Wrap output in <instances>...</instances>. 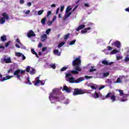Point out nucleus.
<instances>
[{
  "label": "nucleus",
  "mask_w": 129,
  "mask_h": 129,
  "mask_svg": "<svg viewBox=\"0 0 129 129\" xmlns=\"http://www.w3.org/2000/svg\"><path fill=\"white\" fill-rule=\"evenodd\" d=\"M72 77L71 74L69 73L66 75V81L70 82V83H72V84L80 83L85 80V78H83V77L79 78L78 79H77V80H75L74 77H71L69 78V77Z\"/></svg>",
  "instance_id": "nucleus-1"
},
{
  "label": "nucleus",
  "mask_w": 129,
  "mask_h": 129,
  "mask_svg": "<svg viewBox=\"0 0 129 129\" xmlns=\"http://www.w3.org/2000/svg\"><path fill=\"white\" fill-rule=\"evenodd\" d=\"M49 100L53 99V100H55L56 102L61 101L60 96L58 95V91L55 89L52 90V93L49 94Z\"/></svg>",
  "instance_id": "nucleus-2"
},
{
  "label": "nucleus",
  "mask_w": 129,
  "mask_h": 129,
  "mask_svg": "<svg viewBox=\"0 0 129 129\" xmlns=\"http://www.w3.org/2000/svg\"><path fill=\"white\" fill-rule=\"evenodd\" d=\"M99 97L100 98L101 100H105V98H108L110 97V100H112V102H114V101H116L115 99V96H114V94L112 93V92L108 93V94L106 95V96H103L102 94H99Z\"/></svg>",
  "instance_id": "nucleus-3"
},
{
  "label": "nucleus",
  "mask_w": 129,
  "mask_h": 129,
  "mask_svg": "<svg viewBox=\"0 0 129 129\" xmlns=\"http://www.w3.org/2000/svg\"><path fill=\"white\" fill-rule=\"evenodd\" d=\"M26 71L25 70H21L20 69H18L17 70L15 71V72H14V76H15V77L17 78L18 80H19L20 81H22L21 80V76L20 75V74L22 75H25V73H26Z\"/></svg>",
  "instance_id": "nucleus-4"
},
{
  "label": "nucleus",
  "mask_w": 129,
  "mask_h": 129,
  "mask_svg": "<svg viewBox=\"0 0 129 129\" xmlns=\"http://www.w3.org/2000/svg\"><path fill=\"white\" fill-rule=\"evenodd\" d=\"M86 93H87L86 90H82L79 88H76L74 89V91L73 92V95L74 96H77V95H80L81 94H84Z\"/></svg>",
  "instance_id": "nucleus-5"
},
{
  "label": "nucleus",
  "mask_w": 129,
  "mask_h": 129,
  "mask_svg": "<svg viewBox=\"0 0 129 129\" xmlns=\"http://www.w3.org/2000/svg\"><path fill=\"white\" fill-rule=\"evenodd\" d=\"M81 64V56H78L77 58L73 61V66L75 67L76 66H80Z\"/></svg>",
  "instance_id": "nucleus-6"
},
{
  "label": "nucleus",
  "mask_w": 129,
  "mask_h": 129,
  "mask_svg": "<svg viewBox=\"0 0 129 129\" xmlns=\"http://www.w3.org/2000/svg\"><path fill=\"white\" fill-rule=\"evenodd\" d=\"M39 77H37V78H36V81H35V83H34V85L37 86L38 84H41V86H44V85L45 84L44 82L43 81L39 80Z\"/></svg>",
  "instance_id": "nucleus-7"
},
{
  "label": "nucleus",
  "mask_w": 129,
  "mask_h": 129,
  "mask_svg": "<svg viewBox=\"0 0 129 129\" xmlns=\"http://www.w3.org/2000/svg\"><path fill=\"white\" fill-rule=\"evenodd\" d=\"M5 62L7 64L10 63L12 62V60L10 57H8L7 58H4V59L1 60V63L3 64H5Z\"/></svg>",
  "instance_id": "nucleus-8"
},
{
  "label": "nucleus",
  "mask_w": 129,
  "mask_h": 129,
  "mask_svg": "<svg viewBox=\"0 0 129 129\" xmlns=\"http://www.w3.org/2000/svg\"><path fill=\"white\" fill-rule=\"evenodd\" d=\"M112 45H114L116 48H120L121 47V43L119 41H116L113 43H111Z\"/></svg>",
  "instance_id": "nucleus-9"
},
{
  "label": "nucleus",
  "mask_w": 129,
  "mask_h": 129,
  "mask_svg": "<svg viewBox=\"0 0 129 129\" xmlns=\"http://www.w3.org/2000/svg\"><path fill=\"white\" fill-rule=\"evenodd\" d=\"M36 35L34 34V32L32 31V30H30L29 32L27 33V37L29 38L33 37H35Z\"/></svg>",
  "instance_id": "nucleus-10"
},
{
  "label": "nucleus",
  "mask_w": 129,
  "mask_h": 129,
  "mask_svg": "<svg viewBox=\"0 0 129 129\" xmlns=\"http://www.w3.org/2000/svg\"><path fill=\"white\" fill-rule=\"evenodd\" d=\"M12 76H7L3 78V79H0V82L5 81L6 80L12 79Z\"/></svg>",
  "instance_id": "nucleus-11"
},
{
  "label": "nucleus",
  "mask_w": 129,
  "mask_h": 129,
  "mask_svg": "<svg viewBox=\"0 0 129 129\" xmlns=\"http://www.w3.org/2000/svg\"><path fill=\"white\" fill-rule=\"evenodd\" d=\"M112 63V62H107V60H104L102 61V64H104L105 66H111Z\"/></svg>",
  "instance_id": "nucleus-12"
},
{
  "label": "nucleus",
  "mask_w": 129,
  "mask_h": 129,
  "mask_svg": "<svg viewBox=\"0 0 129 129\" xmlns=\"http://www.w3.org/2000/svg\"><path fill=\"white\" fill-rule=\"evenodd\" d=\"M2 16L3 17V18H1V19H5L6 20H9V16L8 14L6 13H4L2 14Z\"/></svg>",
  "instance_id": "nucleus-13"
},
{
  "label": "nucleus",
  "mask_w": 129,
  "mask_h": 129,
  "mask_svg": "<svg viewBox=\"0 0 129 129\" xmlns=\"http://www.w3.org/2000/svg\"><path fill=\"white\" fill-rule=\"evenodd\" d=\"M91 30L90 27H88V28H84V29L81 30V34H85L87 32H88V30Z\"/></svg>",
  "instance_id": "nucleus-14"
},
{
  "label": "nucleus",
  "mask_w": 129,
  "mask_h": 129,
  "mask_svg": "<svg viewBox=\"0 0 129 129\" xmlns=\"http://www.w3.org/2000/svg\"><path fill=\"white\" fill-rule=\"evenodd\" d=\"M63 91H66V92L70 93L71 90L67 86H63Z\"/></svg>",
  "instance_id": "nucleus-15"
},
{
  "label": "nucleus",
  "mask_w": 129,
  "mask_h": 129,
  "mask_svg": "<svg viewBox=\"0 0 129 129\" xmlns=\"http://www.w3.org/2000/svg\"><path fill=\"white\" fill-rule=\"evenodd\" d=\"M72 13L71 12H66V15L64 16V18L63 19V20H66V19L70 17V16H71Z\"/></svg>",
  "instance_id": "nucleus-16"
},
{
  "label": "nucleus",
  "mask_w": 129,
  "mask_h": 129,
  "mask_svg": "<svg viewBox=\"0 0 129 129\" xmlns=\"http://www.w3.org/2000/svg\"><path fill=\"white\" fill-rule=\"evenodd\" d=\"M47 38V35L46 34H44L41 35V42H45Z\"/></svg>",
  "instance_id": "nucleus-17"
},
{
  "label": "nucleus",
  "mask_w": 129,
  "mask_h": 129,
  "mask_svg": "<svg viewBox=\"0 0 129 129\" xmlns=\"http://www.w3.org/2000/svg\"><path fill=\"white\" fill-rule=\"evenodd\" d=\"M85 25H81L79 26V27L77 28L76 31H79L83 29L84 28H85Z\"/></svg>",
  "instance_id": "nucleus-18"
},
{
  "label": "nucleus",
  "mask_w": 129,
  "mask_h": 129,
  "mask_svg": "<svg viewBox=\"0 0 129 129\" xmlns=\"http://www.w3.org/2000/svg\"><path fill=\"white\" fill-rule=\"evenodd\" d=\"M0 40L2 42H5L6 41H7V36L5 35H4L2 36H1Z\"/></svg>",
  "instance_id": "nucleus-19"
},
{
  "label": "nucleus",
  "mask_w": 129,
  "mask_h": 129,
  "mask_svg": "<svg viewBox=\"0 0 129 129\" xmlns=\"http://www.w3.org/2000/svg\"><path fill=\"white\" fill-rule=\"evenodd\" d=\"M53 53H54L56 55H57L58 56H60V52H59L58 49H54L53 50Z\"/></svg>",
  "instance_id": "nucleus-20"
},
{
  "label": "nucleus",
  "mask_w": 129,
  "mask_h": 129,
  "mask_svg": "<svg viewBox=\"0 0 129 129\" xmlns=\"http://www.w3.org/2000/svg\"><path fill=\"white\" fill-rule=\"evenodd\" d=\"M78 72H79V71H76V70H73V71H70V73L73 75H77V74H79V73Z\"/></svg>",
  "instance_id": "nucleus-21"
},
{
  "label": "nucleus",
  "mask_w": 129,
  "mask_h": 129,
  "mask_svg": "<svg viewBox=\"0 0 129 129\" xmlns=\"http://www.w3.org/2000/svg\"><path fill=\"white\" fill-rule=\"evenodd\" d=\"M26 81H27L25 82V83H26V84H29L30 85H32V83L31 82V81L30 80V78L28 77V78H26Z\"/></svg>",
  "instance_id": "nucleus-22"
},
{
  "label": "nucleus",
  "mask_w": 129,
  "mask_h": 129,
  "mask_svg": "<svg viewBox=\"0 0 129 129\" xmlns=\"http://www.w3.org/2000/svg\"><path fill=\"white\" fill-rule=\"evenodd\" d=\"M93 97L95 99H97L99 97V94L97 93V92H95V93H94V95H93Z\"/></svg>",
  "instance_id": "nucleus-23"
},
{
  "label": "nucleus",
  "mask_w": 129,
  "mask_h": 129,
  "mask_svg": "<svg viewBox=\"0 0 129 129\" xmlns=\"http://www.w3.org/2000/svg\"><path fill=\"white\" fill-rule=\"evenodd\" d=\"M76 67L75 68V70L78 71V72H81V68L79 67V66H76Z\"/></svg>",
  "instance_id": "nucleus-24"
},
{
  "label": "nucleus",
  "mask_w": 129,
  "mask_h": 129,
  "mask_svg": "<svg viewBox=\"0 0 129 129\" xmlns=\"http://www.w3.org/2000/svg\"><path fill=\"white\" fill-rule=\"evenodd\" d=\"M46 18L45 17L43 19H42L41 21V23L42 25H45L46 24Z\"/></svg>",
  "instance_id": "nucleus-25"
},
{
  "label": "nucleus",
  "mask_w": 129,
  "mask_h": 129,
  "mask_svg": "<svg viewBox=\"0 0 129 129\" xmlns=\"http://www.w3.org/2000/svg\"><path fill=\"white\" fill-rule=\"evenodd\" d=\"M24 55L22 53L20 52H16L15 56L17 57H21L22 56Z\"/></svg>",
  "instance_id": "nucleus-26"
},
{
  "label": "nucleus",
  "mask_w": 129,
  "mask_h": 129,
  "mask_svg": "<svg viewBox=\"0 0 129 129\" xmlns=\"http://www.w3.org/2000/svg\"><path fill=\"white\" fill-rule=\"evenodd\" d=\"M5 20L6 19L4 18H1V17H0V24H4L5 23Z\"/></svg>",
  "instance_id": "nucleus-27"
},
{
  "label": "nucleus",
  "mask_w": 129,
  "mask_h": 129,
  "mask_svg": "<svg viewBox=\"0 0 129 129\" xmlns=\"http://www.w3.org/2000/svg\"><path fill=\"white\" fill-rule=\"evenodd\" d=\"M70 33H69L66 35H64V36L63 37V39L67 40L69 38V37H70Z\"/></svg>",
  "instance_id": "nucleus-28"
},
{
  "label": "nucleus",
  "mask_w": 129,
  "mask_h": 129,
  "mask_svg": "<svg viewBox=\"0 0 129 129\" xmlns=\"http://www.w3.org/2000/svg\"><path fill=\"white\" fill-rule=\"evenodd\" d=\"M118 52V50H117L116 49H114V50H112V51L110 52V54H116Z\"/></svg>",
  "instance_id": "nucleus-29"
},
{
  "label": "nucleus",
  "mask_w": 129,
  "mask_h": 129,
  "mask_svg": "<svg viewBox=\"0 0 129 129\" xmlns=\"http://www.w3.org/2000/svg\"><path fill=\"white\" fill-rule=\"evenodd\" d=\"M72 10V8L70 6H68L67 8L66 9V12L70 13V11Z\"/></svg>",
  "instance_id": "nucleus-30"
},
{
  "label": "nucleus",
  "mask_w": 129,
  "mask_h": 129,
  "mask_svg": "<svg viewBox=\"0 0 129 129\" xmlns=\"http://www.w3.org/2000/svg\"><path fill=\"white\" fill-rule=\"evenodd\" d=\"M43 10H40L39 11L37 12V15H38L39 16H41L42 14V13H43Z\"/></svg>",
  "instance_id": "nucleus-31"
},
{
  "label": "nucleus",
  "mask_w": 129,
  "mask_h": 129,
  "mask_svg": "<svg viewBox=\"0 0 129 129\" xmlns=\"http://www.w3.org/2000/svg\"><path fill=\"white\" fill-rule=\"evenodd\" d=\"M64 45V42H60V43H59V44H58V48H60L62 46H63Z\"/></svg>",
  "instance_id": "nucleus-32"
},
{
  "label": "nucleus",
  "mask_w": 129,
  "mask_h": 129,
  "mask_svg": "<svg viewBox=\"0 0 129 129\" xmlns=\"http://www.w3.org/2000/svg\"><path fill=\"white\" fill-rule=\"evenodd\" d=\"M68 68L66 67H63V68L60 69V72H64L66 71Z\"/></svg>",
  "instance_id": "nucleus-33"
},
{
  "label": "nucleus",
  "mask_w": 129,
  "mask_h": 129,
  "mask_svg": "<svg viewBox=\"0 0 129 129\" xmlns=\"http://www.w3.org/2000/svg\"><path fill=\"white\" fill-rule=\"evenodd\" d=\"M76 41V39H75V40H73V41H70V45H73L74 44H75Z\"/></svg>",
  "instance_id": "nucleus-34"
},
{
  "label": "nucleus",
  "mask_w": 129,
  "mask_h": 129,
  "mask_svg": "<svg viewBox=\"0 0 129 129\" xmlns=\"http://www.w3.org/2000/svg\"><path fill=\"white\" fill-rule=\"evenodd\" d=\"M122 81L120 79V78H118V79L116 80L115 83H121Z\"/></svg>",
  "instance_id": "nucleus-35"
},
{
  "label": "nucleus",
  "mask_w": 129,
  "mask_h": 129,
  "mask_svg": "<svg viewBox=\"0 0 129 129\" xmlns=\"http://www.w3.org/2000/svg\"><path fill=\"white\" fill-rule=\"evenodd\" d=\"M30 68H31L30 67H26V70H25V71H26V73H29L30 72Z\"/></svg>",
  "instance_id": "nucleus-36"
},
{
  "label": "nucleus",
  "mask_w": 129,
  "mask_h": 129,
  "mask_svg": "<svg viewBox=\"0 0 129 129\" xmlns=\"http://www.w3.org/2000/svg\"><path fill=\"white\" fill-rule=\"evenodd\" d=\"M106 83L111 84V83H112V82L111 81V79H107V81H106Z\"/></svg>",
  "instance_id": "nucleus-37"
},
{
  "label": "nucleus",
  "mask_w": 129,
  "mask_h": 129,
  "mask_svg": "<svg viewBox=\"0 0 129 129\" xmlns=\"http://www.w3.org/2000/svg\"><path fill=\"white\" fill-rule=\"evenodd\" d=\"M30 72V75H34L35 73L34 69H32V70L30 71V72Z\"/></svg>",
  "instance_id": "nucleus-38"
},
{
  "label": "nucleus",
  "mask_w": 129,
  "mask_h": 129,
  "mask_svg": "<svg viewBox=\"0 0 129 129\" xmlns=\"http://www.w3.org/2000/svg\"><path fill=\"white\" fill-rule=\"evenodd\" d=\"M109 75V72L103 74V77H107Z\"/></svg>",
  "instance_id": "nucleus-39"
},
{
  "label": "nucleus",
  "mask_w": 129,
  "mask_h": 129,
  "mask_svg": "<svg viewBox=\"0 0 129 129\" xmlns=\"http://www.w3.org/2000/svg\"><path fill=\"white\" fill-rule=\"evenodd\" d=\"M118 92H119L120 96L124 95L123 91L122 90H118Z\"/></svg>",
  "instance_id": "nucleus-40"
},
{
  "label": "nucleus",
  "mask_w": 129,
  "mask_h": 129,
  "mask_svg": "<svg viewBox=\"0 0 129 129\" xmlns=\"http://www.w3.org/2000/svg\"><path fill=\"white\" fill-rule=\"evenodd\" d=\"M10 43H11V41H8V42H7L6 43H5V47H9V46L10 44Z\"/></svg>",
  "instance_id": "nucleus-41"
},
{
  "label": "nucleus",
  "mask_w": 129,
  "mask_h": 129,
  "mask_svg": "<svg viewBox=\"0 0 129 129\" xmlns=\"http://www.w3.org/2000/svg\"><path fill=\"white\" fill-rule=\"evenodd\" d=\"M50 67L52 68V69H56V66H55L54 64H51Z\"/></svg>",
  "instance_id": "nucleus-42"
},
{
  "label": "nucleus",
  "mask_w": 129,
  "mask_h": 129,
  "mask_svg": "<svg viewBox=\"0 0 129 129\" xmlns=\"http://www.w3.org/2000/svg\"><path fill=\"white\" fill-rule=\"evenodd\" d=\"M13 70H12V68H11V69H10V70H8V74H9L10 73H13Z\"/></svg>",
  "instance_id": "nucleus-43"
},
{
  "label": "nucleus",
  "mask_w": 129,
  "mask_h": 129,
  "mask_svg": "<svg viewBox=\"0 0 129 129\" xmlns=\"http://www.w3.org/2000/svg\"><path fill=\"white\" fill-rule=\"evenodd\" d=\"M128 94H123V95H121V96H122L123 98H126L128 97Z\"/></svg>",
  "instance_id": "nucleus-44"
},
{
  "label": "nucleus",
  "mask_w": 129,
  "mask_h": 129,
  "mask_svg": "<svg viewBox=\"0 0 129 129\" xmlns=\"http://www.w3.org/2000/svg\"><path fill=\"white\" fill-rule=\"evenodd\" d=\"M84 77L86 79H89L92 78V76H85V77Z\"/></svg>",
  "instance_id": "nucleus-45"
},
{
  "label": "nucleus",
  "mask_w": 129,
  "mask_h": 129,
  "mask_svg": "<svg viewBox=\"0 0 129 129\" xmlns=\"http://www.w3.org/2000/svg\"><path fill=\"white\" fill-rule=\"evenodd\" d=\"M50 31H51V29H47V30L45 31V33L47 34H49V33L50 32Z\"/></svg>",
  "instance_id": "nucleus-46"
},
{
  "label": "nucleus",
  "mask_w": 129,
  "mask_h": 129,
  "mask_svg": "<svg viewBox=\"0 0 129 129\" xmlns=\"http://www.w3.org/2000/svg\"><path fill=\"white\" fill-rule=\"evenodd\" d=\"M24 3H25L24 0H20V1H19V3H20V4H21V5L24 4Z\"/></svg>",
  "instance_id": "nucleus-47"
},
{
  "label": "nucleus",
  "mask_w": 129,
  "mask_h": 129,
  "mask_svg": "<svg viewBox=\"0 0 129 129\" xmlns=\"http://www.w3.org/2000/svg\"><path fill=\"white\" fill-rule=\"evenodd\" d=\"M37 47H38V48H41V47H42V43H39L38 44V45H37Z\"/></svg>",
  "instance_id": "nucleus-48"
},
{
  "label": "nucleus",
  "mask_w": 129,
  "mask_h": 129,
  "mask_svg": "<svg viewBox=\"0 0 129 129\" xmlns=\"http://www.w3.org/2000/svg\"><path fill=\"white\" fill-rule=\"evenodd\" d=\"M107 49H108V50H111L113 49V48L110 46H107Z\"/></svg>",
  "instance_id": "nucleus-49"
},
{
  "label": "nucleus",
  "mask_w": 129,
  "mask_h": 129,
  "mask_svg": "<svg viewBox=\"0 0 129 129\" xmlns=\"http://www.w3.org/2000/svg\"><path fill=\"white\" fill-rule=\"evenodd\" d=\"M95 71H96V69H90L89 70V72L90 73H92V72H95Z\"/></svg>",
  "instance_id": "nucleus-50"
},
{
  "label": "nucleus",
  "mask_w": 129,
  "mask_h": 129,
  "mask_svg": "<svg viewBox=\"0 0 129 129\" xmlns=\"http://www.w3.org/2000/svg\"><path fill=\"white\" fill-rule=\"evenodd\" d=\"M51 15V11H48L47 13V17H49V16H50Z\"/></svg>",
  "instance_id": "nucleus-51"
},
{
  "label": "nucleus",
  "mask_w": 129,
  "mask_h": 129,
  "mask_svg": "<svg viewBox=\"0 0 129 129\" xmlns=\"http://www.w3.org/2000/svg\"><path fill=\"white\" fill-rule=\"evenodd\" d=\"M90 87H91V88H92V90H96V87H95L94 86H91Z\"/></svg>",
  "instance_id": "nucleus-52"
},
{
  "label": "nucleus",
  "mask_w": 129,
  "mask_h": 129,
  "mask_svg": "<svg viewBox=\"0 0 129 129\" xmlns=\"http://www.w3.org/2000/svg\"><path fill=\"white\" fill-rule=\"evenodd\" d=\"M64 6L60 7V12L63 11L64 10Z\"/></svg>",
  "instance_id": "nucleus-53"
},
{
  "label": "nucleus",
  "mask_w": 129,
  "mask_h": 129,
  "mask_svg": "<svg viewBox=\"0 0 129 129\" xmlns=\"http://www.w3.org/2000/svg\"><path fill=\"white\" fill-rule=\"evenodd\" d=\"M31 12L30 11V10H27L26 11V13H25V14H26V15H29V14H30Z\"/></svg>",
  "instance_id": "nucleus-54"
},
{
  "label": "nucleus",
  "mask_w": 129,
  "mask_h": 129,
  "mask_svg": "<svg viewBox=\"0 0 129 129\" xmlns=\"http://www.w3.org/2000/svg\"><path fill=\"white\" fill-rule=\"evenodd\" d=\"M31 53H32V54H34V53H37L36 52H35V51H34V49H31Z\"/></svg>",
  "instance_id": "nucleus-55"
},
{
  "label": "nucleus",
  "mask_w": 129,
  "mask_h": 129,
  "mask_svg": "<svg viewBox=\"0 0 129 129\" xmlns=\"http://www.w3.org/2000/svg\"><path fill=\"white\" fill-rule=\"evenodd\" d=\"M126 101H127V99H126V98L124 99H121V101L122 102H124Z\"/></svg>",
  "instance_id": "nucleus-56"
},
{
  "label": "nucleus",
  "mask_w": 129,
  "mask_h": 129,
  "mask_svg": "<svg viewBox=\"0 0 129 129\" xmlns=\"http://www.w3.org/2000/svg\"><path fill=\"white\" fill-rule=\"evenodd\" d=\"M46 47H43V48H42V49L41 51L42 52H44V51H46Z\"/></svg>",
  "instance_id": "nucleus-57"
},
{
  "label": "nucleus",
  "mask_w": 129,
  "mask_h": 129,
  "mask_svg": "<svg viewBox=\"0 0 129 129\" xmlns=\"http://www.w3.org/2000/svg\"><path fill=\"white\" fill-rule=\"evenodd\" d=\"M128 61H129V57H125V61L127 62Z\"/></svg>",
  "instance_id": "nucleus-58"
},
{
  "label": "nucleus",
  "mask_w": 129,
  "mask_h": 129,
  "mask_svg": "<svg viewBox=\"0 0 129 129\" xmlns=\"http://www.w3.org/2000/svg\"><path fill=\"white\" fill-rule=\"evenodd\" d=\"M31 2H29L27 3V6H28L29 7H31Z\"/></svg>",
  "instance_id": "nucleus-59"
},
{
  "label": "nucleus",
  "mask_w": 129,
  "mask_h": 129,
  "mask_svg": "<svg viewBox=\"0 0 129 129\" xmlns=\"http://www.w3.org/2000/svg\"><path fill=\"white\" fill-rule=\"evenodd\" d=\"M84 7L86 8H89V5L88 4H84Z\"/></svg>",
  "instance_id": "nucleus-60"
},
{
  "label": "nucleus",
  "mask_w": 129,
  "mask_h": 129,
  "mask_svg": "<svg viewBox=\"0 0 129 129\" xmlns=\"http://www.w3.org/2000/svg\"><path fill=\"white\" fill-rule=\"evenodd\" d=\"M16 42H17V43L20 44V39H19L17 38V39H16Z\"/></svg>",
  "instance_id": "nucleus-61"
},
{
  "label": "nucleus",
  "mask_w": 129,
  "mask_h": 129,
  "mask_svg": "<svg viewBox=\"0 0 129 129\" xmlns=\"http://www.w3.org/2000/svg\"><path fill=\"white\" fill-rule=\"evenodd\" d=\"M105 87L104 86H103L102 87H100L99 88V90H101V89H103V88H104Z\"/></svg>",
  "instance_id": "nucleus-62"
},
{
  "label": "nucleus",
  "mask_w": 129,
  "mask_h": 129,
  "mask_svg": "<svg viewBox=\"0 0 129 129\" xmlns=\"http://www.w3.org/2000/svg\"><path fill=\"white\" fill-rule=\"evenodd\" d=\"M22 57H23L22 59L23 60H25L26 59V56H25V55H23V56H21Z\"/></svg>",
  "instance_id": "nucleus-63"
},
{
  "label": "nucleus",
  "mask_w": 129,
  "mask_h": 129,
  "mask_svg": "<svg viewBox=\"0 0 129 129\" xmlns=\"http://www.w3.org/2000/svg\"><path fill=\"white\" fill-rule=\"evenodd\" d=\"M125 12H129V8H125Z\"/></svg>",
  "instance_id": "nucleus-64"
}]
</instances>
